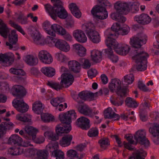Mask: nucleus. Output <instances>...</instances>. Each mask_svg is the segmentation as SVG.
I'll return each mask as SVG.
<instances>
[{
	"instance_id": "f257e3e1",
	"label": "nucleus",
	"mask_w": 159,
	"mask_h": 159,
	"mask_svg": "<svg viewBox=\"0 0 159 159\" xmlns=\"http://www.w3.org/2000/svg\"><path fill=\"white\" fill-rule=\"evenodd\" d=\"M147 37L143 33H139L130 39V43L133 49L131 52L132 58L136 61L137 64L136 69L139 71H143L147 69L148 53L143 51L141 46L145 44Z\"/></svg>"
},
{
	"instance_id": "f03ea898",
	"label": "nucleus",
	"mask_w": 159,
	"mask_h": 159,
	"mask_svg": "<svg viewBox=\"0 0 159 159\" xmlns=\"http://www.w3.org/2000/svg\"><path fill=\"white\" fill-rule=\"evenodd\" d=\"M54 2L53 6L47 4L44 5L46 11L49 14L51 17L56 20L57 16L61 19L66 18L68 14L63 6V3L60 0H51Z\"/></svg>"
},
{
	"instance_id": "7ed1b4c3",
	"label": "nucleus",
	"mask_w": 159,
	"mask_h": 159,
	"mask_svg": "<svg viewBox=\"0 0 159 159\" xmlns=\"http://www.w3.org/2000/svg\"><path fill=\"white\" fill-rule=\"evenodd\" d=\"M67 71V69L62 66L61 69V71L63 73L61 76V81L60 84L59 83L52 81H48L47 84L50 87L57 90H60L63 87L64 84L66 87H68L71 85L73 82L74 78L72 75L70 74L66 73Z\"/></svg>"
},
{
	"instance_id": "20e7f679",
	"label": "nucleus",
	"mask_w": 159,
	"mask_h": 159,
	"mask_svg": "<svg viewBox=\"0 0 159 159\" xmlns=\"http://www.w3.org/2000/svg\"><path fill=\"white\" fill-rule=\"evenodd\" d=\"M98 3L99 5L95 6L91 11L94 20L106 19L108 16V14L105 6H111V3L107 0H98Z\"/></svg>"
},
{
	"instance_id": "39448f33",
	"label": "nucleus",
	"mask_w": 159,
	"mask_h": 159,
	"mask_svg": "<svg viewBox=\"0 0 159 159\" xmlns=\"http://www.w3.org/2000/svg\"><path fill=\"white\" fill-rule=\"evenodd\" d=\"M116 36V34H111L106 39V44L107 47H113L115 51L119 54L125 55L129 52V47L127 45H124L121 47H119V44L115 39Z\"/></svg>"
},
{
	"instance_id": "423d86ee",
	"label": "nucleus",
	"mask_w": 159,
	"mask_h": 159,
	"mask_svg": "<svg viewBox=\"0 0 159 159\" xmlns=\"http://www.w3.org/2000/svg\"><path fill=\"white\" fill-rule=\"evenodd\" d=\"M134 138L137 143L143 145L146 148L149 145V141L146 137V132L144 129H140L136 132Z\"/></svg>"
},
{
	"instance_id": "0eeeda50",
	"label": "nucleus",
	"mask_w": 159,
	"mask_h": 159,
	"mask_svg": "<svg viewBox=\"0 0 159 159\" xmlns=\"http://www.w3.org/2000/svg\"><path fill=\"white\" fill-rule=\"evenodd\" d=\"M8 35L9 41L6 42V45L8 46V48L11 50L16 51L19 48L17 43L18 41V35L16 34L15 30L11 31Z\"/></svg>"
},
{
	"instance_id": "6e6552de",
	"label": "nucleus",
	"mask_w": 159,
	"mask_h": 159,
	"mask_svg": "<svg viewBox=\"0 0 159 159\" xmlns=\"http://www.w3.org/2000/svg\"><path fill=\"white\" fill-rule=\"evenodd\" d=\"M108 87L112 92L116 90L117 93H122L123 89H126V93L128 91V90L126 88L121 87V82L118 79H112L109 84Z\"/></svg>"
},
{
	"instance_id": "1a4fd4ad",
	"label": "nucleus",
	"mask_w": 159,
	"mask_h": 159,
	"mask_svg": "<svg viewBox=\"0 0 159 159\" xmlns=\"http://www.w3.org/2000/svg\"><path fill=\"white\" fill-rule=\"evenodd\" d=\"M29 32L35 44L41 45L44 44V39L37 29L32 27L29 29Z\"/></svg>"
},
{
	"instance_id": "9d476101",
	"label": "nucleus",
	"mask_w": 159,
	"mask_h": 159,
	"mask_svg": "<svg viewBox=\"0 0 159 159\" xmlns=\"http://www.w3.org/2000/svg\"><path fill=\"white\" fill-rule=\"evenodd\" d=\"M12 103L17 111L22 113L25 112L29 109V106L24 102L22 98H17L14 99Z\"/></svg>"
},
{
	"instance_id": "9b49d317",
	"label": "nucleus",
	"mask_w": 159,
	"mask_h": 159,
	"mask_svg": "<svg viewBox=\"0 0 159 159\" xmlns=\"http://www.w3.org/2000/svg\"><path fill=\"white\" fill-rule=\"evenodd\" d=\"M129 3L119 1L115 3V8L116 10V13L120 14H126L129 12Z\"/></svg>"
},
{
	"instance_id": "f8f14e48",
	"label": "nucleus",
	"mask_w": 159,
	"mask_h": 159,
	"mask_svg": "<svg viewBox=\"0 0 159 159\" xmlns=\"http://www.w3.org/2000/svg\"><path fill=\"white\" fill-rule=\"evenodd\" d=\"M38 57L40 61L45 64H50L53 61V58L51 54L46 50H42L38 54Z\"/></svg>"
},
{
	"instance_id": "ddd939ff",
	"label": "nucleus",
	"mask_w": 159,
	"mask_h": 159,
	"mask_svg": "<svg viewBox=\"0 0 159 159\" xmlns=\"http://www.w3.org/2000/svg\"><path fill=\"white\" fill-rule=\"evenodd\" d=\"M126 89H122V93H117V97L111 99V103L114 105L117 106L121 105L124 102V98L126 96Z\"/></svg>"
},
{
	"instance_id": "4468645a",
	"label": "nucleus",
	"mask_w": 159,
	"mask_h": 159,
	"mask_svg": "<svg viewBox=\"0 0 159 159\" xmlns=\"http://www.w3.org/2000/svg\"><path fill=\"white\" fill-rule=\"evenodd\" d=\"M14 55L9 53L0 54V61L6 66L11 65L14 61Z\"/></svg>"
},
{
	"instance_id": "2eb2a0df",
	"label": "nucleus",
	"mask_w": 159,
	"mask_h": 159,
	"mask_svg": "<svg viewBox=\"0 0 159 159\" xmlns=\"http://www.w3.org/2000/svg\"><path fill=\"white\" fill-rule=\"evenodd\" d=\"M90 120L87 118L81 116L77 120L75 123L76 125L82 129L87 130L90 127Z\"/></svg>"
},
{
	"instance_id": "dca6fc26",
	"label": "nucleus",
	"mask_w": 159,
	"mask_h": 159,
	"mask_svg": "<svg viewBox=\"0 0 159 159\" xmlns=\"http://www.w3.org/2000/svg\"><path fill=\"white\" fill-rule=\"evenodd\" d=\"M73 35L75 39L79 43H83L87 41V37L82 30H76L73 32Z\"/></svg>"
},
{
	"instance_id": "f3484780",
	"label": "nucleus",
	"mask_w": 159,
	"mask_h": 159,
	"mask_svg": "<svg viewBox=\"0 0 159 159\" xmlns=\"http://www.w3.org/2000/svg\"><path fill=\"white\" fill-rule=\"evenodd\" d=\"M134 19L138 23L142 25L148 24L151 20V19L149 16L145 14H142L139 16H135Z\"/></svg>"
},
{
	"instance_id": "a211bd4d",
	"label": "nucleus",
	"mask_w": 159,
	"mask_h": 159,
	"mask_svg": "<svg viewBox=\"0 0 159 159\" xmlns=\"http://www.w3.org/2000/svg\"><path fill=\"white\" fill-rule=\"evenodd\" d=\"M13 92L16 93H13V95L16 97L23 98L26 94L27 92L25 88L20 85H14L12 88Z\"/></svg>"
},
{
	"instance_id": "6ab92c4d",
	"label": "nucleus",
	"mask_w": 159,
	"mask_h": 159,
	"mask_svg": "<svg viewBox=\"0 0 159 159\" xmlns=\"http://www.w3.org/2000/svg\"><path fill=\"white\" fill-rule=\"evenodd\" d=\"M14 126V125L11 122H4L0 124V138L7 130L11 129Z\"/></svg>"
},
{
	"instance_id": "aec40b11",
	"label": "nucleus",
	"mask_w": 159,
	"mask_h": 159,
	"mask_svg": "<svg viewBox=\"0 0 159 159\" xmlns=\"http://www.w3.org/2000/svg\"><path fill=\"white\" fill-rule=\"evenodd\" d=\"M77 109L82 114L91 117L93 116L92 110L86 105H79Z\"/></svg>"
},
{
	"instance_id": "412c9836",
	"label": "nucleus",
	"mask_w": 159,
	"mask_h": 159,
	"mask_svg": "<svg viewBox=\"0 0 159 159\" xmlns=\"http://www.w3.org/2000/svg\"><path fill=\"white\" fill-rule=\"evenodd\" d=\"M68 65L69 70L75 73H78L80 72V64L75 60H72L69 61Z\"/></svg>"
},
{
	"instance_id": "4be33fe9",
	"label": "nucleus",
	"mask_w": 159,
	"mask_h": 159,
	"mask_svg": "<svg viewBox=\"0 0 159 159\" xmlns=\"http://www.w3.org/2000/svg\"><path fill=\"white\" fill-rule=\"evenodd\" d=\"M104 118L106 119L113 118L115 120L120 118L119 115L115 113L111 107H108L104 111Z\"/></svg>"
},
{
	"instance_id": "5701e85b",
	"label": "nucleus",
	"mask_w": 159,
	"mask_h": 159,
	"mask_svg": "<svg viewBox=\"0 0 159 159\" xmlns=\"http://www.w3.org/2000/svg\"><path fill=\"white\" fill-rule=\"evenodd\" d=\"M65 29L63 28L61 26L57 24H54L51 25V32H53V34H50L51 36H48L50 39L52 40L54 37L56 36V33H57L59 34L60 35L62 31Z\"/></svg>"
},
{
	"instance_id": "b1692460",
	"label": "nucleus",
	"mask_w": 159,
	"mask_h": 159,
	"mask_svg": "<svg viewBox=\"0 0 159 159\" xmlns=\"http://www.w3.org/2000/svg\"><path fill=\"white\" fill-rule=\"evenodd\" d=\"M91 57L92 60L94 62L98 63L102 60V52L98 50L94 49L91 52Z\"/></svg>"
},
{
	"instance_id": "393cba45",
	"label": "nucleus",
	"mask_w": 159,
	"mask_h": 159,
	"mask_svg": "<svg viewBox=\"0 0 159 159\" xmlns=\"http://www.w3.org/2000/svg\"><path fill=\"white\" fill-rule=\"evenodd\" d=\"M24 60L28 65L31 66H36L38 63L37 57L32 55H26L25 57Z\"/></svg>"
},
{
	"instance_id": "a878e982",
	"label": "nucleus",
	"mask_w": 159,
	"mask_h": 159,
	"mask_svg": "<svg viewBox=\"0 0 159 159\" xmlns=\"http://www.w3.org/2000/svg\"><path fill=\"white\" fill-rule=\"evenodd\" d=\"M87 35L89 40L94 43H98L100 41L99 34L95 30L89 32Z\"/></svg>"
},
{
	"instance_id": "bb28decb",
	"label": "nucleus",
	"mask_w": 159,
	"mask_h": 159,
	"mask_svg": "<svg viewBox=\"0 0 159 159\" xmlns=\"http://www.w3.org/2000/svg\"><path fill=\"white\" fill-rule=\"evenodd\" d=\"M65 99L63 97H57L52 98L50 100V103L52 105L55 107H58V110L61 111L63 108V105L62 104H60V103L64 102Z\"/></svg>"
},
{
	"instance_id": "cd10ccee",
	"label": "nucleus",
	"mask_w": 159,
	"mask_h": 159,
	"mask_svg": "<svg viewBox=\"0 0 159 159\" xmlns=\"http://www.w3.org/2000/svg\"><path fill=\"white\" fill-rule=\"evenodd\" d=\"M71 129V125H68V126L65 125L61 126V125H58L56 128V131L57 134L59 135L62 133H68L70 132Z\"/></svg>"
},
{
	"instance_id": "c85d7f7f",
	"label": "nucleus",
	"mask_w": 159,
	"mask_h": 159,
	"mask_svg": "<svg viewBox=\"0 0 159 159\" xmlns=\"http://www.w3.org/2000/svg\"><path fill=\"white\" fill-rule=\"evenodd\" d=\"M74 51L80 57H83L86 54V49L81 45L79 43L75 44L73 45Z\"/></svg>"
},
{
	"instance_id": "c756f323",
	"label": "nucleus",
	"mask_w": 159,
	"mask_h": 159,
	"mask_svg": "<svg viewBox=\"0 0 159 159\" xmlns=\"http://www.w3.org/2000/svg\"><path fill=\"white\" fill-rule=\"evenodd\" d=\"M69 8L72 14L76 17L80 18L81 16V12L76 4L71 3L69 5Z\"/></svg>"
},
{
	"instance_id": "7c9ffc66",
	"label": "nucleus",
	"mask_w": 159,
	"mask_h": 159,
	"mask_svg": "<svg viewBox=\"0 0 159 159\" xmlns=\"http://www.w3.org/2000/svg\"><path fill=\"white\" fill-rule=\"evenodd\" d=\"M72 139V136L71 135L67 134L64 135L60 141V144L63 147H67L70 144Z\"/></svg>"
},
{
	"instance_id": "2f4dec72",
	"label": "nucleus",
	"mask_w": 159,
	"mask_h": 159,
	"mask_svg": "<svg viewBox=\"0 0 159 159\" xmlns=\"http://www.w3.org/2000/svg\"><path fill=\"white\" fill-rule=\"evenodd\" d=\"M58 143L56 141L50 142L46 147V149L47 151L51 152L52 155L53 152H55L59 149Z\"/></svg>"
},
{
	"instance_id": "473e14b6",
	"label": "nucleus",
	"mask_w": 159,
	"mask_h": 159,
	"mask_svg": "<svg viewBox=\"0 0 159 159\" xmlns=\"http://www.w3.org/2000/svg\"><path fill=\"white\" fill-rule=\"evenodd\" d=\"M10 32V29L3 21L0 23V35L6 38Z\"/></svg>"
},
{
	"instance_id": "72a5a7b5",
	"label": "nucleus",
	"mask_w": 159,
	"mask_h": 159,
	"mask_svg": "<svg viewBox=\"0 0 159 159\" xmlns=\"http://www.w3.org/2000/svg\"><path fill=\"white\" fill-rule=\"evenodd\" d=\"M41 71L48 77H52L55 74V69L51 67H44L41 68Z\"/></svg>"
},
{
	"instance_id": "f704fd0d",
	"label": "nucleus",
	"mask_w": 159,
	"mask_h": 159,
	"mask_svg": "<svg viewBox=\"0 0 159 159\" xmlns=\"http://www.w3.org/2000/svg\"><path fill=\"white\" fill-rule=\"evenodd\" d=\"M43 109L42 104L40 101H36L33 104L32 110L35 113L38 114H41Z\"/></svg>"
},
{
	"instance_id": "c9c22d12",
	"label": "nucleus",
	"mask_w": 159,
	"mask_h": 159,
	"mask_svg": "<svg viewBox=\"0 0 159 159\" xmlns=\"http://www.w3.org/2000/svg\"><path fill=\"white\" fill-rule=\"evenodd\" d=\"M22 139L16 134L12 135L9 138L8 143L11 145L18 144L21 143Z\"/></svg>"
},
{
	"instance_id": "e433bc0d",
	"label": "nucleus",
	"mask_w": 159,
	"mask_h": 159,
	"mask_svg": "<svg viewBox=\"0 0 159 159\" xmlns=\"http://www.w3.org/2000/svg\"><path fill=\"white\" fill-rule=\"evenodd\" d=\"M82 27L83 30L85 31L86 34H88L89 32H92V31L95 30L94 25L91 22L85 23L82 25Z\"/></svg>"
},
{
	"instance_id": "4c0bfd02",
	"label": "nucleus",
	"mask_w": 159,
	"mask_h": 159,
	"mask_svg": "<svg viewBox=\"0 0 159 159\" xmlns=\"http://www.w3.org/2000/svg\"><path fill=\"white\" fill-rule=\"evenodd\" d=\"M150 133L153 137L159 135V125L154 123L149 129Z\"/></svg>"
},
{
	"instance_id": "58836bf2",
	"label": "nucleus",
	"mask_w": 159,
	"mask_h": 159,
	"mask_svg": "<svg viewBox=\"0 0 159 159\" xmlns=\"http://www.w3.org/2000/svg\"><path fill=\"white\" fill-rule=\"evenodd\" d=\"M69 116H68L67 114V113L64 114H61L59 115V118L61 122L64 124V125L66 126H68V125H71L70 124L71 121L69 120Z\"/></svg>"
},
{
	"instance_id": "ea45409f",
	"label": "nucleus",
	"mask_w": 159,
	"mask_h": 159,
	"mask_svg": "<svg viewBox=\"0 0 159 159\" xmlns=\"http://www.w3.org/2000/svg\"><path fill=\"white\" fill-rule=\"evenodd\" d=\"M24 129L25 132L28 134L27 135L30 136V137H32L33 134L39 132L38 129L29 125L25 126Z\"/></svg>"
},
{
	"instance_id": "a19ab883",
	"label": "nucleus",
	"mask_w": 159,
	"mask_h": 159,
	"mask_svg": "<svg viewBox=\"0 0 159 159\" xmlns=\"http://www.w3.org/2000/svg\"><path fill=\"white\" fill-rule=\"evenodd\" d=\"M48 152L45 149L37 150L36 156L39 159H48Z\"/></svg>"
},
{
	"instance_id": "79ce46f5",
	"label": "nucleus",
	"mask_w": 159,
	"mask_h": 159,
	"mask_svg": "<svg viewBox=\"0 0 159 159\" xmlns=\"http://www.w3.org/2000/svg\"><path fill=\"white\" fill-rule=\"evenodd\" d=\"M121 15L118 13H112L111 14V17L112 19L123 23L125 22L126 19Z\"/></svg>"
},
{
	"instance_id": "37998d69",
	"label": "nucleus",
	"mask_w": 159,
	"mask_h": 159,
	"mask_svg": "<svg viewBox=\"0 0 159 159\" xmlns=\"http://www.w3.org/2000/svg\"><path fill=\"white\" fill-rule=\"evenodd\" d=\"M120 25L118 23H116L112 25L111 29L112 31L113 32V33H111L109 34L108 35L107 38H108L112 34H116V37L115 38V39L117 38V37L119 35V30L120 29Z\"/></svg>"
},
{
	"instance_id": "c03bdc74",
	"label": "nucleus",
	"mask_w": 159,
	"mask_h": 159,
	"mask_svg": "<svg viewBox=\"0 0 159 159\" xmlns=\"http://www.w3.org/2000/svg\"><path fill=\"white\" fill-rule=\"evenodd\" d=\"M126 105L129 107L136 108L138 106L136 102L133 98L127 97L125 101Z\"/></svg>"
},
{
	"instance_id": "a18cd8bd",
	"label": "nucleus",
	"mask_w": 159,
	"mask_h": 159,
	"mask_svg": "<svg viewBox=\"0 0 159 159\" xmlns=\"http://www.w3.org/2000/svg\"><path fill=\"white\" fill-rule=\"evenodd\" d=\"M37 150L36 149L34 148L26 149L24 154L27 157H34L36 156Z\"/></svg>"
},
{
	"instance_id": "49530a36",
	"label": "nucleus",
	"mask_w": 159,
	"mask_h": 159,
	"mask_svg": "<svg viewBox=\"0 0 159 159\" xmlns=\"http://www.w3.org/2000/svg\"><path fill=\"white\" fill-rule=\"evenodd\" d=\"M42 120L45 122H49L54 120V116L48 113H43L41 115Z\"/></svg>"
},
{
	"instance_id": "de8ad7c7",
	"label": "nucleus",
	"mask_w": 159,
	"mask_h": 159,
	"mask_svg": "<svg viewBox=\"0 0 159 159\" xmlns=\"http://www.w3.org/2000/svg\"><path fill=\"white\" fill-rule=\"evenodd\" d=\"M98 143L100 144L101 148L103 150L106 149L107 146L110 144L108 139L106 138L100 139Z\"/></svg>"
},
{
	"instance_id": "09e8293b",
	"label": "nucleus",
	"mask_w": 159,
	"mask_h": 159,
	"mask_svg": "<svg viewBox=\"0 0 159 159\" xmlns=\"http://www.w3.org/2000/svg\"><path fill=\"white\" fill-rule=\"evenodd\" d=\"M37 134H33L32 137V140L36 143L40 144L43 143L45 141V139L43 136H39L36 137Z\"/></svg>"
},
{
	"instance_id": "8fccbe9b",
	"label": "nucleus",
	"mask_w": 159,
	"mask_h": 159,
	"mask_svg": "<svg viewBox=\"0 0 159 159\" xmlns=\"http://www.w3.org/2000/svg\"><path fill=\"white\" fill-rule=\"evenodd\" d=\"M43 27L46 33L48 35L53 34V32H51V25L49 22L46 21L43 23Z\"/></svg>"
},
{
	"instance_id": "3c124183",
	"label": "nucleus",
	"mask_w": 159,
	"mask_h": 159,
	"mask_svg": "<svg viewBox=\"0 0 159 159\" xmlns=\"http://www.w3.org/2000/svg\"><path fill=\"white\" fill-rule=\"evenodd\" d=\"M10 72L14 75H25V73L24 70L22 69H17L11 68L9 70Z\"/></svg>"
},
{
	"instance_id": "603ef678",
	"label": "nucleus",
	"mask_w": 159,
	"mask_h": 159,
	"mask_svg": "<svg viewBox=\"0 0 159 159\" xmlns=\"http://www.w3.org/2000/svg\"><path fill=\"white\" fill-rule=\"evenodd\" d=\"M124 81L126 83V84H132L134 80V76L132 74L127 75L124 77Z\"/></svg>"
},
{
	"instance_id": "864d4df0",
	"label": "nucleus",
	"mask_w": 159,
	"mask_h": 159,
	"mask_svg": "<svg viewBox=\"0 0 159 159\" xmlns=\"http://www.w3.org/2000/svg\"><path fill=\"white\" fill-rule=\"evenodd\" d=\"M98 130L97 127L92 128L89 129L88 133V135L90 137H94L98 136Z\"/></svg>"
},
{
	"instance_id": "5fc2aeb1",
	"label": "nucleus",
	"mask_w": 159,
	"mask_h": 159,
	"mask_svg": "<svg viewBox=\"0 0 159 159\" xmlns=\"http://www.w3.org/2000/svg\"><path fill=\"white\" fill-rule=\"evenodd\" d=\"M54 157H56V159H64V154L61 150L58 149L55 152H53L52 155Z\"/></svg>"
},
{
	"instance_id": "6e6d98bb",
	"label": "nucleus",
	"mask_w": 159,
	"mask_h": 159,
	"mask_svg": "<svg viewBox=\"0 0 159 159\" xmlns=\"http://www.w3.org/2000/svg\"><path fill=\"white\" fill-rule=\"evenodd\" d=\"M79 61L82 64L84 68L88 69L90 67L91 63L89 60L84 58H81L80 59Z\"/></svg>"
},
{
	"instance_id": "4d7b16f0",
	"label": "nucleus",
	"mask_w": 159,
	"mask_h": 159,
	"mask_svg": "<svg viewBox=\"0 0 159 159\" xmlns=\"http://www.w3.org/2000/svg\"><path fill=\"white\" fill-rule=\"evenodd\" d=\"M27 17L24 16V14L20 13L18 15L17 19L19 22L22 24H26L28 23Z\"/></svg>"
},
{
	"instance_id": "13d9d810",
	"label": "nucleus",
	"mask_w": 159,
	"mask_h": 159,
	"mask_svg": "<svg viewBox=\"0 0 159 159\" xmlns=\"http://www.w3.org/2000/svg\"><path fill=\"white\" fill-rule=\"evenodd\" d=\"M17 119L18 120L24 122H30L31 120L30 116L27 115H25L23 116L18 115L17 116Z\"/></svg>"
},
{
	"instance_id": "bf43d9fd",
	"label": "nucleus",
	"mask_w": 159,
	"mask_h": 159,
	"mask_svg": "<svg viewBox=\"0 0 159 159\" xmlns=\"http://www.w3.org/2000/svg\"><path fill=\"white\" fill-rule=\"evenodd\" d=\"M129 30V27L127 25H125L122 28H120V30H119V34L122 35H126L128 33Z\"/></svg>"
},
{
	"instance_id": "052dcab7",
	"label": "nucleus",
	"mask_w": 159,
	"mask_h": 159,
	"mask_svg": "<svg viewBox=\"0 0 159 159\" xmlns=\"http://www.w3.org/2000/svg\"><path fill=\"white\" fill-rule=\"evenodd\" d=\"M55 57L58 60L61 62H63L67 60V58L66 56L61 53H56Z\"/></svg>"
},
{
	"instance_id": "680f3d73",
	"label": "nucleus",
	"mask_w": 159,
	"mask_h": 159,
	"mask_svg": "<svg viewBox=\"0 0 159 159\" xmlns=\"http://www.w3.org/2000/svg\"><path fill=\"white\" fill-rule=\"evenodd\" d=\"M60 35L62 36L67 41H71L72 39V37L69 33L67 32L65 29Z\"/></svg>"
},
{
	"instance_id": "e2e57ef3",
	"label": "nucleus",
	"mask_w": 159,
	"mask_h": 159,
	"mask_svg": "<svg viewBox=\"0 0 159 159\" xmlns=\"http://www.w3.org/2000/svg\"><path fill=\"white\" fill-rule=\"evenodd\" d=\"M150 106V104L145 101L143 103H142L140 106V111L146 112V110L149 109Z\"/></svg>"
},
{
	"instance_id": "0e129e2a",
	"label": "nucleus",
	"mask_w": 159,
	"mask_h": 159,
	"mask_svg": "<svg viewBox=\"0 0 159 159\" xmlns=\"http://www.w3.org/2000/svg\"><path fill=\"white\" fill-rule=\"evenodd\" d=\"M67 114L69 116V120L71 121V120H75L76 118V113L74 110L69 111L66 112Z\"/></svg>"
},
{
	"instance_id": "69168bd1",
	"label": "nucleus",
	"mask_w": 159,
	"mask_h": 159,
	"mask_svg": "<svg viewBox=\"0 0 159 159\" xmlns=\"http://www.w3.org/2000/svg\"><path fill=\"white\" fill-rule=\"evenodd\" d=\"M138 87L141 90L144 92L149 91V89L140 81H139L138 84Z\"/></svg>"
},
{
	"instance_id": "338daca9",
	"label": "nucleus",
	"mask_w": 159,
	"mask_h": 159,
	"mask_svg": "<svg viewBox=\"0 0 159 159\" xmlns=\"http://www.w3.org/2000/svg\"><path fill=\"white\" fill-rule=\"evenodd\" d=\"M11 25L12 27L16 29L22 34L23 35H25V33L24 31L20 25H19L17 24H15L14 22L11 23Z\"/></svg>"
},
{
	"instance_id": "774afa93",
	"label": "nucleus",
	"mask_w": 159,
	"mask_h": 159,
	"mask_svg": "<svg viewBox=\"0 0 159 159\" xmlns=\"http://www.w3.org/2000/svg\"><path fill=\"white\" fill-rule=\"evenodd\" d=\"M66 42L63 40L57 39L55 42V46L61 50V47Z\"/></svg>"
}]
</instances>
